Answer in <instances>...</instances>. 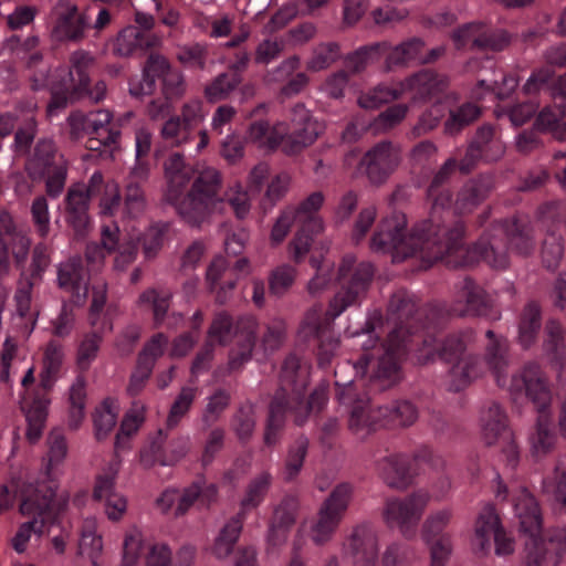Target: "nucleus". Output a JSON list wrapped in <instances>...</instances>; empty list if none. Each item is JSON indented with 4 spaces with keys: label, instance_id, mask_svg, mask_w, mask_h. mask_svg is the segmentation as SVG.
Segmentation results:
<instances>
[{
    "label": "nucleus",
    "instance_id": "56",
    "mask_svg": "<svg viewBox=\"0 0 566 566\" xmlns=\"http://www.w3.org/2000/svg\"><path fill=\"white\" fill-rule=\"evenodd\" d=\"M199 395L197 386H184L177 394L174 402L171 403L167 426L169 428L176 427L180 420L190 411L193 402Z\"/></svg>",
    "mask_w": 566,
    "mask_h": 566
},
{
    "label": "nucleus",
    "instance_id": "22",
    "mask_svg": "<svg viewBox=\"0 0 566 566\" xmlns=\"http://www.w3.org/2000/svg\"><path fill=\"white\" fill-rule=\"evenodd\" d=\"M495 545V553L505 556L514 551V542L507 536L500 524L499 515L493 505H485L480 512L475 523V545L482 553H488Z\"/></svg>",
    "mask_w": 566,
    "mask_h": 566
},
{
    "label": "nucleus",
    "instance_id": "40",
    "mask_svg": "<svg viewBox=\"0 0 566 566\" xmlns=\"http://www.w3.org/2000/svg\"><path fill=\"white\" fill-rule=\"evenodd\" d=\"M377 556L375 527L369 523L356 526V566H376Z\"/></svg>",
    "mask_w": 566,
    "mask_h": 566
},
{
    "label": "nucleus",
    "instance_id": "41",
    "mask_svg": "<svg viewBox=\"0 0 566 566\" xmlns=\"http://www.w3.org/2000/svg\"><path fill=\"white\" fill-rule=\"evenodd\" d=\"M542 326V312L536 302H530L522 311L518 322V344L527 349L535 344Z\"/></svg>",
    "mask_w": 566,
    "mask_h": 566
},
{
    "label": "nucleus",
    "instance_id": "3",
    "mask_svg": "<svg viewBox=\"0 0 566 566\" xmlns=\"http://www.w3.org/2000/svg\"><path fill=\"white\" fill-rule=\"evenodd\" d=\"M474 332L471 328L451 334L440 345L429 340L430 335L417 336L422 347L415 350L411 360L427 364L436 358L446 363H454L449 373V390L459 392L468 387L474 379L485 371H491L499 387L507 384L506 369L509 367V342L505 337L486 331V343L482 357L468 355L462 357L468 344L473 340Z\"/></svg>",
    "mask_w": 566,
    "mask_h": 566
},
{
    "label": "nucleus",
    "instance_id": "37",
    "mask_svg": "<svg viewBox=\"0 0 566 566\" xmlns=\"http://www.w3.org/2000/svg\"><path fill=\"white\" fill-rule=\"evenodd\" d=\"M21 403L28 421L27 438L32 443L36 442L44 428L50 400L44 395H36L31 401L23 397Z\"/></svg>",
    "mask_w": 566,
    "mask_h": 566
},
{
    "label": "nucleus",
    "instance_id": "26",
    "mask_svg": "<svg viewBox=\"0 0 566 566\" xmlns=\"http://www.w3.org/2000/svg\"><path fill=\"white\" fill-rule=\"evenodd\" d=\"M348 499L349 488L340 485L324 502L311 530V538L315 544L322 545L331 539L347 507Z\"/></svg>",
    "mask_w": 566,
    "mask_h": 566
},
{
    "label": "nucleus",
    "instance_id": "8",
    "mask_svg": "<svg viewBox=\"0 0 566 566\" xmlns=\"http://www.w3.org/2000/svg\"><path fill=\"white\" fill-rule=\"evenodd\" d=\"M510 391L513 395L527 397L538 411L534 432L530 437L532 453L541 458L551 452L556 443L554 424L546 415L552 401V394L541 366L527 363L521 373L512 376Z\"/></svg>",
    "mask_w": 566,
    "mask_h": 566
},
{
    "label": "nucleus",
    "instance_id": "25",
    "mask_svg": "<svg viewBox=\"0 0 566 566\" xmlns=\"http://www.w3.org/2000/svg\"><path fill=\"white\" fill-rule=\"evenodd\" d=\"M451 517L450 510H439L431 513L422 525V537L430 546L431 566H444L451 555V537L446 532Z\"/></svg>",
    "mask_w": 566,
    "mask_h": 566
},
{
    "label": "nucleus",
    "instance_id": "63",
    "mask_svg": "<svg viewBox=\"0 0 566 566\" xmlns=\"http://www.w3.org/2000/svg\"><path fill=\"white\" fill-rule=\"evenodd\" d=\"M102 343L98 332L87 333L77 345L76 365L81 370H87L96 359Z\"/></svg>",
    "mask_w": 566,
    "mask_h": 566
},
{
    "label": "nucleus",
    "instance_id": "54",
    "mask_svg": "<svg viewBox=\"0 0 566 566\" xmlns=\"http://www.w3.org/2000/svg\"><path fill=\"white\" fill-rule=\"evenodd\" d=\"M85 379L83 376H77L72 386L70 387V413L69 426L76 430L85 417Z\"/></svg>",
    "mask_w": 566,
    "mask_h": 566
},
{
    "label": "nucleus",
    "instance_id": "58",
    "mask_svg": "<svg viewBox=\"0 0 566 566\" xmlns=\"http://www.w3.org/2000/svg\"><path fill=\"white\" fill-rule=\"evenodd\" d=\"M192 130L181 123L177 115L167 118L159 130L161 139L174 147L188 144L192 138Z\"/></svg>",
    "mask_w": 566,
    "mask_h": 566
},
{
    "label": "nucleus",
    "instance_id": "44",
    "mask_svg": "<svg viewBox=\"0 0 566 566\" xmlns=\"http://www.w3.org/2000/svg\"><path fill=\"white\" fill-rule=\"evenodd\" d=\"M119 412L118 403L111 398H106L98 405L93 412L94 434L97 440L105 439L117 423Z\"/></svg>",
    "mask_w": 566,
    "mask_h": 566
},
{
    "label": "nucleus",
    "instance_id": "59",
    "mask_svg": "<svg viewBox=\"0 0 566 566\" xmlns=\"http://www.w3.org/2000/svg\"><path fill=\"white\" fill-rule=\"evenodd\" d=\"M339 56L340 50L337 43H321L313 50L312 56L306 62V69L310 72H321L334 64Z\"/></svg>",
    "mask_w": 566,
    "mask_h": 566
},
{
    "label": "nucleus",
    "instance_id": "39",
    "mask_svg": "<svg viewBox=\"0 0 566 566\" xmlns=\"http://www.w3.org/2000/svg\"><path fill=\"white\" fill-rule=\"evenodd\" d=\"M87 135L98 136L97 142H103L105 147L113 150L119 138V130L108 127L112 122V114L107 109H98L86 114Z\"/></svg>",
    "mask_w": 566,
    "mask_h": 566
},
{
    "label": "nucleus",
    "instance_id": "24",
    "mask_svg": "<svg viewBox=\"0 0 566 566\" xmlns=\"http://www.w3.org/2000/svg\"><path fill=\"white\" fill-rule=\"evenodd\" d=\"M55 22L52 35L62 42L78 43L84 40L91 27V17L86 11H80L70 0H60L54 9Z\"/></svg>",
    "mask_w": 566,
    "mask_h": 566
},
{
    "label": "nucleus",
    "instance_id": "14",
    "mask_svg": "<svg viewBox=\"0 0 566 566\" xmlns=\"http://www.w3.org/2000/svg\"><path fill=\"white\" fill-rule=\"evenodd\" d=\"M323 202L324 195L321 191H315L297 207H294L298 229L293 240L289 243V251L295 263L303 262L311 249L313 237L321 233L324 229L323 220L318 216V210Z\"/></svg>",
    "mask_w": 566,
    "mask_h": 566
},
{
    "label": "nucleus",
    "instance_id": "17",
    "mask_svg": "<svg viewBox=\"0 0 566 566\" xmlns=\"http://www.w3.org/2000/svg\"><path fill=\"white\" fill-rule=\"evenodd\" d=\"M429 501L430 495L423 490L403 499H389L384 510V520L389 527H397L406 538H412Z\"/></svg>",
    "mask_w": 566,
    "mask_h": 566
},
{
    "label": "nucleus",
    "instance_id": "20",
    "mask_svg": "<svg viewBox=\"0 0 566 566\" xmlns=\"http://www.w3.org/2000/svg\"><path fill=\"white\" fill-rule=\"evenodd\" d=\"M31 240L25 232L18 229L13 217L0 212V277L10 272L9 253L18 268L23 269L30 252Z\"/></svg>",
    "mask_w": 566,
    "mask_h": 566
},
{
    "label": "nucleus",
    "instance_id": "61",
    "mask_svg": "<svg viewBox=\"0 0 566 566\" xmlns=\"http://www.w3.org/2000/svg\"><path fill=\"white\" fill-rule=\"evenodd\" d=\"M49 452L46 474L50 479L55 478V470L64 461L67 454V444L64 434L60 430H53L49 438Z\"/></svg>",
    "mask_w": 566,
    "mask_h": 566
},
{
    "label": "nucleus",
    "instance_id": "11",
    "mask_svg": "<svg viewBox=\"0 0 566 566\" xmlns=\"http://www.w3.org/2000/svg\"><path fill=\"white\" fill-rule=\"evenodd\" d=\"M71 67L67 71V80L61 85L52 86V98L48 105L49 115L64 108L69 102L82 97L84 94L97 103L105 97L106 84L98 81L90 90L88 69L94 64V57L86 51L77 50L70 56Z\"/></svg>",
    "mask_w": 566,
    "mask_h": 566
},
{
    "label": "nucleus",
    "instance_id": "33",
    "mask_svg": "<svg viewBox=\"0 0 566 566\" xmlns=\"http://www.w3.org/2000/svg\"><path fill=\"white\" fill-rule=\"evenodd\" d=\"M289 125L285 122H277L270 125L264 120L253 122L247 132V139L256 147L265 150H274L283 146Z\"/></svg>",
    "mask_w": 566,
    "mask_h": 566
},
{
    "label": "nucleus",
    "instance_id": "45",
    "mask_svg": "<svg viewBox=\"0 0 566 566\" xmlns=\"http://www.w3.org/2000/svg\"><path fill=\"white\" fill-rule=\"evenodd\" d=\"M80 554L91 559L94 566L103 551L102 535L97 532V521L93 517L85 518L81 528L78 544Z\"/></svg>",
    "mask_w": 566,
    "mask_h": 566
},
{
    "label": "nucleus",
    "instance_id": "62",
    "mask_svg": "<svg viewBox=\"0 0 566 566\" xmlns=\"http://www.w3.org/2000/svg\"><path fill=\"white\" fill-rule=\"evenodd\" d=\"M298 502L295 496H285L274 511L273 521L270 527V539L273 541L276 527L290 528L296 520Z\"/></svg>",
    "mask_w": 566,
    "mask_h": 566
},
{
    "label": "nucleus",
    "instance_id": "16",
    "mask_svg": "<svg viewBox=\"0 0 566 566\" xmlns=\"http://www.w3.org/2000/svg\"><path fill=\"white\" fill-rule=\"evenodd\" d=\"M538 214L546 228L541 251L542 262L547 270H555L564 252L562 231L566 232V200H553L542 205Z\"/></svg>",
    "mask_w": 566,
    "mask_h": 566
},
{
    "label": "nucleus",
    "instance_id": "52",
    "mask_svg": "<svg viewBox=\"0 0 566 566\" xmlns=\"http://www.w3.org/2000/svg\"><path fill=\"white\" fill-rule=\"evenodd\" d=\"M176 59L187 69L202 71L206 69L209 59V46L200 42L179 45Z\"/></svg>",
    "mask_w": 566,
    "mask_h": 566
},
{
    "label": "nucleus",
    "instance_id": "36",
    "mask_svg": "<svg viewBox=\"0 0 566 566\" xmlns=\"http://www.w3.org/2000/svg\"><path fill=\"white\" fill-rule=\"evenodd\" d=\"M65 361L64 346L52 339L43 350L42 368L40 373V386L43 390H49L63 373Z\"/></svg>",
    "mask_w": 566,
    "mask_h": 566
},
{
    "label": "nucleus",
    "instance_id": "50",
    "mask_svg": "<svg viewBox=\"0 0 566 566\" xmlns=\"http://www.w3.org/2000/svg\"><path fill=\"white\" fill-rule=\"evenodd\" d=\"M255 407L247 401L239 406L231 419V429L242 442H247L253 436L255 429Z\"/></svg>",
    "mask_w": 566,
    "mask_h": 566
},
{
    "label": "nucleus",
    "instance_id": "28",
    "mask_svg": "<svg viewBox=\"0 0 566 566\" xmlns=\"http://www.w3.org/2000/svg\"><path fill=\"white\" fill-rule=\"evenodd\" d=\"M161 42L159 35L128 25L112 40V53L117 57H130L138 52L158 48Z\"/></svg>",
    "mask_w": 566,
    "mask_h": 566
},
{
    "label": "nucleus",
    "instance_id": "46",
    "mask_svg": "<svg viewBox=\"0 0 566 566\" xmlns=\"http://www.w3.org/2000/svg\"><path fill=\"white\" fill-rule=\"evenodd\" d=\"M481 107L472 102H465L449 111L444 122V133L457 135L481 116Z\"/></svg>",
    "mask_w": 566,
    "mask_h": 566
},
{
    "label": "nucleus",
    "instance_id": "13",
    "mask_svg": "<svg viewBox=\"0 0 566 566\" xmlns=\"http://www.w3.org/2000/svg\"><path fill=\"white\" fill-rule=\"evenodd\" d=\"M418 418V409L409 400H398L390 406H378L370 398L356 397V431L360 427L375 430L385 426H411Z\"/></svg>",
    "mask_w": 566,
    "mask_h": 566
},
{
    "label": "nucleus",
    "instance_id": "5",
    "mask_svg": "<svg viewBox=\"0 0 566 566\" xmlns=\"http://www.w3.org/2000/svg\"><path fill=\"white\" fill-rule=\"evenodd\" d=\"M505 153V146L501 139L499 129L492 124L481 125L469 142L459 159L451 157L440 167L428 186V198L433 205V216L440 208L451 202V193L448 188L449 178L459 169L461 174H470L480 163H495Z\"/></svg>",
    "mask_w": 566,
    "mask_h": 566
},
{
    "label": "nucleus",
    "instance_id": "55",
    "mask_svg": "<svg viewBox=\"0 0 566 566\" xmlns=\"http://www.w3.org/2000/svg\"><path fill=\"white\" fill-rule=\"evenodd\" d=\"M297 276V269L291 264H280L271 270L268 276L270 294L282 297L293 286Z\"/></svg>",
    "mask_w": 566,
    "mask_h": 566
},
{
    "label": "nucleus",
    "instance_id": "7",
    "mask_svg": "<svg viewBox=\"0 0 566 566\" xmlns=\"http://www.w3.org/2000/svg\"><path fill=\"white\" fill-rule=\"evenodd\" d=\"M337 280L342 289L331 300L327 312L323 313L322 304H314L305 312L297 332L302 342H318L317 357L321 366L328 365L338 348L332 322L354 302V269L350 260H345L340 264Z\"/></svg>",
    "mask_w": 566,
    "mask_h": 566
},
{
    "label": "nucleus",
    "instance_id": "4",
    "mask_svg": "<svg viewBox=\"0 0 566 566\" xmlns=\"http://www.w3.org/2000/svg\"><path fill=\"white\" fill-rule=\"evenodd\" d=\"M165 200L191 227L203 223L219 202L222 187L220 172L213 167L195 169L180 153L170 154L164 161Z\"/></svg>",
    "mask_w": 566,
    "mask_h": 566
},
{
    "label": "nucleus",
    "instance_id": "60",
    "mask_svg": "<svg viewBox=\"0 0 566 566\" xmlns=\"http://www.w3.org/2000/svg\"><path fill=\"white\" fill-rule=\"evenodd\" d=\"M231 401V395L226 389H217L207 397V403L202 412L201 421L206 427H211L227 410Z\"/></svg>",
    "mask_w": 566,
    "mask_h": 566
},
{
    "label": "nucleus",
    "instance_id": "53",
    "mask_svg": "<svg viewBox=\"0 0 566 566\" xmlns=\"http://www.w3.org/2000/svg\"><path fill=\"white\" fill-rule=\"evenodd\" d=\"M171 294L167 291L147 289L138 297L139 306H149L153 310L156 326L163 324L170 305Z\"/></svg>",
    "mask_w": 566,
    "mask_h": 566
},
{
    "label": "nucleus",
    "instance_id": "10",
    "mask_svg": "<svg viewBox=\"0 0 566 566\" xmlns=\"http://www.w3.org/2000/svg\"><path fill=\"white\" fill-rule=\"evenodd\" d=\"M449 80L446 75L430 69H423L400 82L397 87L379 84L358 98L363 108H377L411 93L412 103H424L439 97L447 90Z\"/></svg>",
    "mask_w": 566,
    "mask_h": 566
},
{
    "label": "nucleus",
    "instance_id": "64",
    "mask_svg": "<svg viewBox=\"0 0 566 566\" xmlns=\"http://www.w3.org/2000/svg\"><path fill=\"white\" fill-rule=\"evenodd\" d=\"M409 106L407 104H395L387 107L371 122L370 128L374 133H386L398 126L407 116Z\"/></svg>",
    "mask_w": 566,
    "mask_h": 566
},
{
    "label": "nucleus",
    "instance_id": "31",
    "mask_svg": "<svg viewBox=\"0 0 566 566\" xmlns=\"http://www.w3.org/2000/svg\"><path fill=\"white\" fill-rule=\"evenodd\" d=\"M63 163L65 160L57 154L54 143L51 139H40L25 163V170L31 179L41 180L48 171Z\"/></svg>",
    "mask_w": 566,
    "mask_h": 566
},
{
    "label": "nucleus",
    "instance_id": "49",
    "mask_svg": "<svg viewBox=\"0 0 566 566\" xmlns=\"http://www.w3.org/2000/svg\"><path fill=\"white\" fill-rule=\"evenodd\" d=\"M33 283L30 280L21 282L15 295V313L23 321L24 329L30 334L36 323L38 313L31 308V293Z\"/></svg>",
    "mask_w": 566,
    "mask_h": 566
},
{
    "label": "nucleus",
    "instance_id": "57",
    "mask_svg": "<svg viewBox=\"0 0 566 566\" xmlns=\"http://www.w3.org/2000/svg\"><path fill=\"white\" fill-rule=\"evenodd\" d=\"M285 424V409L283 398H274L270 405L269 418L264 431V443L268 447L275 446L280 440V433Z\"/></svg>",
    "mask_w": 566,
    "mask_h": 566
},
{
    "label": "nucleus",
    "instance_id": "30",
    "mask_svg": "<svg viewBox=\"0 0 566 566\" xmlns=\"http://www.w3.org/2000/svg\"><path fill=\"white\" fill-rule=\"evenodd\" d=\"M57 285L72 295L73 302L82 305L87 296V280L84 277L82 260L73 256L57 265Z\"/></svg>",
    "mask_w": 566,
    "mask_h": 566
},
{
    "label": "nucleus",
    "instance_id": "1",
    "mask_svg": "<svg viewBox=\"0 0 566 566\" xmlns=\"http://www.w3.org/2000/svg\"><path fill=\"white\" fill-rule=\"evenodd\" d=\"M493 187L492 175H479L462 186L453 206L451 201L449 206L440 208L436 216L432 201L427 197L431 205L430 217L417 223L410 233L406 232V216L394 211L381 221L378 231L373 235L371 249L391 253L395 263L418 256L421 270L429 269L438 261L451 262L453 258L457 263H464L469 253L494 269H505L509 265V249L521 255H528L534 250L535 243L528 223L517 218L496 221L468 250L464 243V223L453 218V214L471 212L489 196ZM448 188L451 191L450 180Z\"/></svg>",
    "mask_w": 566,
    "mask_h": 566
},
{
    "label": "nucleus",
    "instance_id": "2",
    "mask_svg": "<svg viewBox=\"0 0 566 566\" xmlns=\"http://www.w3.org/2000/svg\"><path fill=\"white\" fill-rule=\"evenodd\" d=\"M484 317L497 321L501 314L494 308L492 296L473 279L465 277L454 285V296L449 303H432L418 308L415 296L407 290L396 291L389 301L387 315L374 311L366 321L365 333L369 338L363 344V354L356 361V375L368 377L375 390H385L400 377V363L411 358L421 348L418 335H430L429 340L440 345L436 333L451 317Z\"/></svg>",
    "mask_w": 566,
    "mask_h": 566
},
{
    "label": "nucleus",
    "instance_id": "27",
    "mask_svg": "<svg viewBox=\"0 0 566 566\" xmlns=\"http://www.w3.org/2000/svg\"><path fill=\"white\" fill-rule=\"evenodd\" d=\"M399 149L391 142H380L369 149L360 166L369 181L380 185L387 180L399 164Z\"/></svg>",
    "mask_w": 566,
    "mask_h": 566
},
{
    "label": "nucleus",
    "instance_id": "18",
    "mask_svg": "<svg viewBox=\"0 0 566 566\" xmlns=\"http://www.w3.org/2000/svg\"><path fill=\"white\" fill-rule=\"evenodd\" d=\"M428 463L433 469L443 467V460L428 447H421L413 455V461L405 454L386 457L378 463L379 473L385 483L394 489L403 490L412 482L413 464Z\"/></svg>",
    "mask_w": 566,
    "mask_h": 566
},
{
    "label": "nucleus",
    "instance_id": "51",
    "mask_svg": "<svg viewBox=\"0 0 566 566\" xmlns=\"http://www.w3.org/2000/svg\"><path fill=\"white\" fill-rule=\"evenodd\" d=\"M240 82L241 77L238 74L220 73L206 85L205 97L210 103L224 101L239 86Z\"/></svg>",
    "mask_w": 566,
    "mask_h": 566
},
{
    "label": "nucleus",
    "instance_id": "21",
    "mask_svg": "<svg viewBox=\"0 0 566 566\" xmlns=\"http://www.w3.org/2000/svg\"><path fill=\"white\" fill-rule=\"evenodd\" d=\"M120 468V460L115 457L97 474L93 490V497L104 502V512L108 520L118 522L127 511V500L115 491L116 478Z\"/></svg>",
    "mask_w": 566,
    "mask_h": 566
},
{
    "label": "nucleus",
    "instance_id": "6",
    "mask_svg": "<svg viewBox=\"0 0 566 566\" xmlns=\"http://www.w3.org/2000/svg\"><path fill=\"white\" fill-rule=\"evenodd\" d=\"M497 479L500 476L497 475ZM512 496L514 515L518 521L520 531L527 536L525 542V566H542L551 551L557 556L566 551V526L556 528L549 536L548 543L542 537V514L535 497L526 488L509 490L501 480L497 481L495 496L504 501Z\"/></svg>",
    "mask_w": 566,
    "mask_h": 566
},
{
    "label": "nucleus",
    "instance_id": "38",
    "mask_svg": "<svg viewBox=\"0 0 566 566\" xmlns=\"http://www.w3.org/2000/svg\"><path fill=\"white\" fill-rule=\"evenodd\" d=\"M544 350L556 368L566 371V345L564 328L557 319H548L545 326Z\"/></svg>",
    "mask_w": 566,
    "mask_h": 566
},
{
    "label": "nucleus",
    "instance_id": "48",
    "mask_svg": "<svg viewBox=\"0 0 566 566\" xmlns=\"http://www.w3.org/2000/svg\"><path fill=\"white\" fill-rule=\"evenodd\" d=\"M272 475L264 471L253 478L247 486L245 494L240 502V511L244 512L258 507L265 497L271 485Z\"/></svg>",
    "mask_w": 566,
    "mask_h": 566
},
{
    "label": "nucleus",
    "instance_id": "29",
    "mask_svg": "<svg viewBox=\"0 0 566 566\" xmlns=\"http://www.w3.org/2000/svg\"><path fill=\"white\" fill-rule=\"evenodd\" d=\"M65 202L66 222L72 227L76 237H85L91 227V220L88 216L90 198H87L85 185L76 184L70 187Z\"/></svg>",
    "mask_w": 566,
    "mask_h": 566
},
{
    "label": "nucleus",
    "instance_id": "42",
    "mask_svg": "<svg viewBox=\"0 0 566 566\" xmlns=\"http://www.w3.org/2000/svg\"><path fill=\"white\" fill-rule=\"evenodd\" d=\"M518 78L515 74H507L502 70L493 71L492 77H481L478 81L476 87L472 92V96L481 98L482 94L480 90L485 91L495 95L499 99H504L517 87Z\"/></svg>",
    "mask_w": 566,
    "mask_h": 566
},
{
    "label": "nucleus",
    "instance_id": "34",
    "mask_svg": "<svg viewBox=\"0 0 566 566\" xmlns=\"http://www.w3.org/2000/svg\"><path fill=\"white\" fill-rule=\"evenodd\" d=\"M554 105L544 107L535 122L541 132H551L554 137L560 140L566 139V101L562 102L557 85L553 91Z\"/></svg>",
    "mask_w": 566,
    "mask_h": 566
},
{
    "label": "nucleus",
    "instance_id": "23",
    "mask_svg": "<svg viewBox=\"0 0 566 566\" xmlns=\"http://www.w3.org/2000/svg\"><path fill=\"white\" fill-rule=\"evenodd\" d=\"M323 129L324 126L303 104H296L291 112V126L285 136L283 151L286 155L302 151L317 139Z\"/></svg>",
    "mask_w": 566,
    "mask_h": 566
},
{
    "label": "nucleus",
    "instance_id": "9",
    "mask_svg": "<svg viewBox=\"0 0 566 566\" xmlns=\"http://www.w3.org/2000/svg\"><path fill=\"white\" fill-rule=\"evenodd\" d=\"M55 491L45 482L28 483L21 490L20 513L30 521L20 525L12 538V546L18 553H23L32 536L40 537L45 527L54 523L57 513L67 502V496L61 495L59 504L53 502Z\"/></svg>",
    "mask_w": 566,
    "mask_h": 566
},
{
    "label": "nucleus",
    "instance_id": "35",
    "mask_svg": "<svg viewBox=\"0 0 566 566\" xmlns=\"http://www.w3.org/2000/svg\"><path fill=\"white\" fill-rule=\"evenodd\" d=\"M101 237V244L91 242L85 249V260L91 273L99 272L105 264L106 255L117 249L118 226H103Z\"/></svg>",
    "mask_w": 566,
    "mask_h": 566
},
{
    "label": "nucleus",
    "instance_id": "43",
    "mask_svg": "<svg viewBox=\"0 0 566 566\" xmlns=\"http://www.w3.org/2000/svg\"><path fill=\"white\" fill-rule=\"evenodd\" d=\"M107 301V284L104 281H99L92 286V301L88 312L90 324L97 328L98 332H105L112 329L111 321L108 319L107 308L105 305Z\"/></svg>",
    "mask_w": 566,
    "mask_h": 566
},
{
    "label": "nucleus",
    "instance_id": "15",
    "mask_svg": "<svg viewBox=\"0 0 566 566\" xmlns=\"http://www.w3.org/2000/svg\"><path fill=\"white\" fill-rule=\"evenodd\" d=\"M282 387L274 398H283L285 415H293L295 424L302 426L312 412L307 403L303 401V392L307 386V370L300 364L295 355L285 358L281 373Z\"/></svg>",
    "mask_w": 566,
    "mask_h": 566
},
{
    "label": "nucleus",
    "instance_id": "32",
    "mask_svg": "<svg viewBox=\"0 0 566 566\" xmlns=\"http://www.w3.org/2000/svg\"><path fill=\"white\" fill-rule=\"evenodd\" d=\"M482 437L488 446L512 436L503 408L495 401L489 402L481 411Z\"/></svg>",
    "mask_w": 566,
    "mask_h": 566
},
{
    "label": "nucleus",
    "instance_id": "47",
    "mask_svg": "<svg viewBox=\"0 0 566 566\" xmlns=\"http://www.w3.org/2000/svg\"><path fill=\"white\" fill-rule=\"evenodd\" d=\"M423 48L424 42L420 38H411L396 45L387 53V70L390 71L396 66H405L411 61H417Z\"/></svg>",
    "mask_w": 566,
    "mask_h": 566
},
{
    "label": "nucleus",
    "instance_id": "19",
    "mask_svg": "<svg viewBox=\"0 0 566 566\" xmlns=\"http://www.w3.org/2000/svg\"><path fill=\"white\" fill-rule=\"evenodd\" d=\"M31 240L25 232L18 229L13 217L0 212V277L10 272L9 253L18 268L23 269L30 252Z\"/></svg>",
    "mask_w": 566,
    "mask_h": 566
},
{
    "label": "nucleus",
    "instance_id": "12",
    "mask_svg": "<svg viewBox=\"0 0 566 566\" xmlns=\"http://www.w3.org/2000/svg\"><path fill=\"white\" fill-rule=\"evenodd\" d=\"M258 322L254 317H241L235 323L224 312L218 313L209 329L207 342H218L227 345L233 338L238 339V348L232 349L229 356L230 370L239 369L249 361L255 344Z\"/></svg>",
    "mask_w": 566,
    "mask_h": 566
}]
</instances>
